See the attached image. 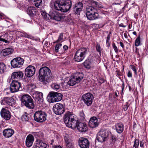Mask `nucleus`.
<instances>
[{"label": "nucleus", "instance_id": "1", "mask_svg": "<svg viewBox=\"0 0 148 148\" xmlns=\"http://www.w3.org/2000/svg\"><path fill=\"white\" fill-rule=\"evenodd\" d=\"M72 3L70 0H57L54 3L55 8L63 12H66L71 8Z\"/></svg>", "mask_w": 148, "mask_h": 148}, {"label": "nucleus", "instance_id": "2", "mask_svg": "<svg viewBox=\"0 0 148 148\" xmlns=\"http://www.w3.org/2000/svg\"><path fill=\"white\" fill-rule=\"evenodd\" d=\"M74 114L69 111H67L64 116V119L66 126L74 129L77 127L79 122L74 119Z\"/></svg>", "mask_w": 148, "mask_h": 148}, {"label": "nucleus", "instance_id": "3", "mask_svg": "<svg viewBox=\"0 0 148 148\" xmlns=\"http://www.w3.org/2000/svg\"><path fill=\"white\" fill-rule=\"evenodd\" d=\"M51 72L50 69L46 66L41 68L39 71V74L40 81L44 84H47L49 82Z\"/></svg>", "mask_w": 148, "mask_h": 148}, {"label": "nucleus", "instance_id": "4", "mask_svg": "<svg viewBox=\"0 0 148 148\" xmlns=\"http://www.w3.org/2000/svg\"><path fill=\"white\" fill-rule=\"evenodd\" d=\"M41 13L44 18L46 20H50L51 19H53L56 21H60L62 19L64 18L63 16L61 14L58 13L56 12H54L50 14H54L51 16L47 13L46 12L42 11Z\"/></svg>", "mask_w": 148, "mask_h": 148}, {"label": "nucleus", "instance_id": "5", "mask_svg": "<svg viewBox=\"0 0 148 148\" xmlns=\"http://www.w3.org/2000/svg\"><path fill=\"white\" fill-rule=\"evenodd\" d=\"M87 53V49L86 48L84 47L78 49L75 55V60L77 62L82 61L84 58Z\"/></svg>", "mask_w": 148, "mask_h": 148}, {"label": "nucleus", "instance_id": "6", "mask_svg": "<svg viewBox=\"0 0 148 148\" xmlns=\"http://www.w3.org/2000/svg\"><path fill=\"white\" fill-rule=\"evenodd\" d=\"M23 103L29 109H33L34 107L33 100L31 97L28 95H23L21 98Z\"/></svg>", "mask_w": 148, "mask_h": 148}, {"label": "nucleus", "instance_id": "7", "mask_svg": "<svg viewBox=\"0 0 148 148\" xmlns=\"http://www.w3.org/2000/svg\"><path fill=\"white\" fill-rule=\"evenodd\" d=\"M83 77L84 75L82 73H77L70 77L68 82V84L70 86H73L76 84L79 83L83 79Z\"/></svg>", "mask_w": 148, "mask_h": 148}, {"label": "nucleus", "instance_id": "8", "mask_svg": "<svg viewBox=\"0 0 148 148\" xmlns=\"http://www.w3.org/2000/svg\"><path fill=\"white\" fill-rule=\"evenodd\" d=\"M91 3L92 6H88L86 7V16L97 12V9L103 8L102 5L96 1H92Z\"/></svg>", "mask_w": 148, "mask_h": 148}, {"label": "nucleus", "instance_id": "9", "mask_svg": "<svg viewBox=\"0 0 148 148\" xmlns=\"http://www.w3.org/2000/svg\"><path fill=\"white\" fill-rule=\"evenodd\" d=\"M47 115L44 112L40 110L36 111L34 114V120L38 123H42L47 119Z\"/></svg>", "mask_w": 148, "mask_h": 148}, {"label": "nucleus", "instance_id": "10", "mask_svg": "<svg viewBox=\"0 0 148 148\" xmlns=\"http://www.w3.org/2000/svg\"><path fill=\"white\" fill-rule=\"evenodd\" d=\"M93 99V95L89 92L83 94L82 97V99L84 103L88 106L92 105Z\"/></svg>", "mask_w": 148, "mask_h": 148}, {"label": "nucleus", "instance_id": "11", "mask_svg": "<svg viewBox=\"0 0 148 148\" xmlns=\"http://www.w3.org/2000/svg\"><path fill=\"white\" fill-rule=\"evenodd\" d=\"M109 132L105 129H101L98 133L97 139L100 142H103L106 141L108 137Z\"/></svg>", "mask_w": 148, "mask_h": 148}, {"label": "nucleus", "instance_id": "12", "mask_svg": "<svg viewBox=\"0 0 148 148\" xmlns=\"http://www.w3.org/2000/svg\"><path fill=\"white\" fill-rule=\"evenodd\" d=\"M24 60L21 58L17 57L13 59L11 62L12 66L13 68L21 67L23 65Z\"/></svg>", "mask_w": 148, "mask_h": 148}, {"label": "nucleus", "instance_id": "13", "mask_svg": "<svg viewBox=\"0 0 148 148\" xmlns=\"http://www.w3.org/2000/svg\"><path fill=\"white\" fill-rule=\"evenodd\" d=\"M54 112L56 114L60 115L63 114L65 110L62 104L60 103H57L55 104L53 108Z\"/></svg>", "mask_w": 148, "mask_h": 148}, {"label": "nucleus", "instance_id": "14", "mask_svg": "<svg viewBox=\"0 0 148 148\" xmlns=\"http://www.w3.org/2000/svg\"><path fill=\"white\" fill-rule=\"evenodd\" d=\"M21 86V83L16 80H13L10 86V90L12 92H15L19 91Z\"/></svg>", "mask_w": 148, "mask_h": 148}, {"label": "nucleus", "instance_id": "15", "mask_svg": "<svg viewBox=\"0 0 148 148\" xmlns=\"http://www.w3.org/2000/svg\"><path fill=\"white\" fill-rule=\"evenodd\" d=\"M15 101L12 97H5L1 101V105L13 106L15 104Z\"/></svg>", "mask_w": 148, "mask_h": 148}, {"label": "nucleus", "instance_id": "16", "mask_svg": "<svg viewBox=\"0 0 148 148\" xmlns=\"http://www.w3.org/2000/svg\"><path fill=\"white\" fill-rule=\"evenodd\" d=\"M35 68L34 66L29 65L25 70V75L27 77H31L35 74Z\"/></svg>", "mask_w": 148, "mask_h": 148}, {"label": "nucleus", "instance_id": "17", "mask_svg": "<svg viewBox=\"0 0 148 148\" xmlns=\"http://www.w3.org/2000/svg\"><path fill=\"white\" fill-rule=\"evenodd\" d=\"M78 142L79 145L81 148H89L90 144L87 139L80 138H79Z\"/></svg>", "mask_w": 148, "mask_h": 148}, {"label": "nucleus", "instance_id": "18", "mask_svg": "<svg viewBox=\"0 0 148 148\" xmlns=\"http://www.w3.org/2000/svg\"><path fill=\"white\" fill-rule=\"evenodd\" d=\"M33 97L35 101L38 103H41L43 101V94L40 92L35 91Z\"/></svg>", "mask_w": 148, "mask_h": 148}, {"label": "nucleus", "instance_id": "19", "mask_svg": "<svg viewBox=\"0 0 148 148\" xmlns=\"http://www.w3.org/2000/svg\"><path fill=\"white\" fill-rule=\"evenodd\" d=\"M83 7V5L82 2L76 3L73 6V11L75 13L79 15Z\"/></svg>", "mask_w": 148, "mask_h": 148}, {"label": "nucleus", "instance_id": "20", "mask_svg": "<svg viewBox=\"0 0 148 148\" xmlns=\"http://www.w3.org/2000/svg\"><path fill=\"white\" fill-rule=\"evenodd\" d=\"M6 108H3L2 109L1 111V115L2 118L6 120H8L10 119L11 115L10 112Z\"/></svg>", "mask_w": 148, "mask_h": 148}, {"label": "nucleus", "instance_id": "21", "mask_svg": "<svg viewBox=\"0 0 148 148\" xmlns=\"http://www.w3.org/2000/svg\"><path fill=\"white\" fill-rule=\"evenodd\" d=\"M23 73L21 71H18L13 73L11 75V78L12 79H21L23 77Z\"/></svg>", "mask_w": 148, "mask_h": 148}, {"label": "nucleus", "instance_id": "22", "mask_svg": "<svg viewBox=\"0 0 148 148\" xmlns=\"http://www.w3.org/2000/svg\"><path fill=\"white\" fill-rule=\"evenodd\" d=\"M99 125L98 120L95 117H91L89 121L88 125L91 128H94L97 127Z\"/></svg>", "mask_w": 148, "mask_h": 148}, {"label": "nucleus", "instance_id": "23", "mask_svg": "<svg viewBox=\"0 0 148 148\" xmlns=\"http://www.w3.org/2000/svg\"><path fill=\"white\" fill-rule=\"evenodd\" d=\"M14 130L11 128H8L4 129L3 132V136L6 138H8L14 134Z\"/></svg>", "mask_w": 148, "mask_h": 148}, {"label": "nucleus", "instance_id": "24", "mask_svg": "<svg viewBox=\"0 0 148 148\" xmlns=\"http://www.w3.org/2000/svg\"><path fill=\"white\" fill-rule=\"evenodd\" d=\"M34 141V137L33 136L31 135H28L26 140V145L28 147H30L33 144Z\"/></svg>", "mask_w": 148, "mask_h": 148}, {"label": "nucleus", "instance_id": "25", "mask_svg": "<svg viewBox=\"0 0 148 148\" xmlns=\"http://www.w3.org/2000/svg\"><path fill=\"white\" fill-rule=\"evenodd\" d=\"M34 146V148H47V145L40 140H37Z\"/></svg>", "mask_w": 148, "mask_h": 148}, {"label": "nucleus", "instance_id": "26", "mask_svg": "<svg viewBox=\"0 0 148 148\" xmlns=\"http://www.w3.org/2000/svg\"><path fill=\"white\" fill-rule=\"evenodd\" d=\"M36 10L34 7H29L27 10V14L30 16H33L36 13Z\"/></svg>", "mask_w": 148, "mask_h": 148}, {"label": "nucleus", "instance_id": "27", "mask_svg": "<svg viewBox=\"0 0 148 148\" xmlns=\"http://www.w3.org/2000/svg\"><path fill=\"white\" fill-rule=\"evenodd\" d=\"M47 101L50 103L55 102L54 92H50L48 95L47 98Z\"/></svg>", "mask_w": 148, "mask_h": 148}, {"label": "nucleus", "instance_id": "28", "mask_svg": "<svg viewBox=\"0 0 148 148\" xmlns=\"http://www.w3.org/2000/svg\"><path fill=\"white\" fill-rule=\"evenodd\" d=\"M88 19L90 20H94L99 18V15L97 12L90 14L86 16Z\"/></svg>", "mask_w": 148, "mask_h": 148}, {"label": "nucleus", "instance_id": "29", "mask_svg": "<svg viewBox=\"0 0 148 148\" xmlns=\"http://www.w3.org/2000/svg\"><path fill=\"white\" fill-rule=\"evenodd\" d=\"M66 145L67 148H72L74 145V143L72 141L67 137L65 136L64 138Z\"/></svg>", "mask_w": 148, "mask_h": 148}, {"label": "nucleus", "instance_id": "30", "mask_svg": "<svg viewBox=\"0 0 148 148\" xmlns=\"http://www.w3.org/2000/svg\"><path fill=\"white\" fill-rule=\"evenodd\" d=\"M13 50L10 48L5 49L2 50L1 53L4 56L9 55L12 53Z\"/></svg>", "mask_w": 148, "mask_h": 148}, {"label": "nucleus", "instance_id": "31", "mask_svg": "<svg viewBox=\"0 0 148 148\" xmlns=\"http://www.w3.org/2000/svg\"><path fill=\"white\" fill-rule=\"evenodd\" d=\"M77 128L79 131L85 132L86 130L87 125L83 123L79 122Z\"/></svg>", "mask_w": 148, "mask_h": 148}, {"label": "nucleus", "instance_id": "32", "mask_svg": "<svg viewBox=\"0 0 148 148\" xmlns=\"http://www.w3.org/2000/svg\"><path fill=\"white\" fill-rule=\"evenodd\" d=\"M115 127L117 132L119 133H121L123 130V125L121 123H117L115 125Z\"/></svg>", "mask_w": 148, "mask_h": 148}, {"label": "nucleus", "instance_id": "33", "mask_svg": "<svg viewBox=\"0 0 148 148\" xmlns=\"http://www.w3.org/2000/svg\"><path fill=\"white\" fill-rule=\"evenodd\" d=\"M55 102L60 101L62 99V95L60 93L54 92Z\"/></svg>", "mask_w": 148, "mask_h": 148}, {"label": "nucleus", "instance_id": "34", "mask_svg": "<svg viewBox=\"0 0 148 148\" xmlns=\"http://www.w3.org/2000/svg\"><path fill=\"white\" fill-rule=\"evenodd\" d=\"M8 34L7 33H5L0 36V41L4 42L5 43H8L9 42V41L5 39L6 38L8 37Z\"/></svg>", "mask_w": 148, "mask_h": 148}, {"label": "nucleus", "instance_id": "35", "mask_svg": "<svg viewBox=\"0 0 148 148\" xmlns=\"http://www.w3.org/2000/svg\"><path fill=\"white\" fill-rule=\"evenodd\" d=\"M6 69V67L5 64L3 63H0V73H3Z\"/></svg>", "mask_w": 148, "mask_h": 148}, {"label": "nucleus", "instance_id": "36", "mask_svg": "<svg viewBox=\"0 0 148 148\" xmlns=\"http://www.w3.org/2000/svg\"><path fill=\"white\" fill-rule=\"evenodd\" d=\"M34 3L37 7L39 8V6L42 5V0H34Z\"/></svg>", "mask_w": 148, "mask_h": 148}, {"label": "nucleus", "instance_id": "37", "mask_svg": "<svg viewBox=\"0 0 148 148\" xmlns=\"http://www.w3.org/2000/svg\"><path fill=\"white\" fill-rule=\"evenodd\" d=\"M91 63L89 60H86L84 62V65L86 68L89 69L91 67Z\"/></svg>", "mask_w": 148, "mask_h": 148}, {"label": "nucleus", "instance_id": "38", "mask_svg": "<svg viewBox=\"0 0 148 148\" xmlns=\"http://www.w3.org/2000/svg\"><path fill=\"white\" fill-rule=\"evenodd\" d=\"M52 86L53 87L54 89L57 91H59L60 90V85L57 84H53Z\"/></svg>", "mask_w": 148, "mask_h": 148}, {"label": "nucleus", "instance_id": "39", "mask_svg": "<svg viewBox=\"0 0 148 148\" xmlns=\"http://www.w3.org/2000/svg\"><path fill=\"white\" fill-rule=\"evenodd\" d=\"M140 36H138L137 37V38L136 39L135 44V45L136 47H137L139 46L140 45Z\"/></svg>", "mask_w": 148, "mask_h": 148}, {"label": "nucleus", "instance_id": "40", "mask_svg": "<svg viewBox=\"0 0 148 148\" xmlns=\"http://www.w3.org/2000/svg\"><path fill=\"white\" fill-rule=\"evenodd\" d=\"M28 114L26 113L23 115L22 116V119L23 121H27L29 119V117Z\"/></svg>", "mask_w": 148, "mask_h": 148}, {"label": "nucleus", "instance_id": "41", "mask_svg": "<svg viewBox=\"0 0 148 148\" xmlns=\"http://www.w3.org/2000/svg\"><path fill=\"white\" fill-rule=\"evenodd\" d=\"M63 34L62 33L60 34V35L58 39L55 42H60L61 41H62V40L63 39Z\"/></svg>", "mask_w": 148, "mask_h": 148}, {"label": "nucleus", "instance_id": "42", "mask_svg": "<svg viewBox=\"0 0 148 148\" xmlns=\"http://www.w3.org/2000/svg\"><path fill=\"white\" fill-rule=\"evenodd\" d=\"M96 48L97 51L98 52L99 54H101V49L100 45L97 43L96 45Z\"/></svg>", "mask_w": 148, "mask_h": 148}, {"label": "nucleus", "instance_id": "43", "mask_svg": "<svg viewBox=\"0 0 148 148\" xmlns=\"http://www.w3.org/2000/svg\"><path fill=\"white\" fill-rule=\"evenodd\" d=\"M139 140L135 139L134 141V147L135 148H137L139 145Z\"/></svg>", "mask_w": 148, "mask_h": 148}, {"label": "nucleus", "instance_id": "44", "mask_svg": "<svg viewBox=\"0 0 148 148\" xmlns=\"http://www.w3.org/2000/svg\"><path fill=\"white\" fill-rule=\"evenodd\" d=\"M62 44L60 43L57 44L55 47V50L56 52H58V49H59L60 47L62 46Z\"/></svg>", "mask_w": 148, "mask_h": 148}, {"label": "nucleus", "instance_id": "45", "mask_svg": "<svg viewBox=\"0 0 148 148\" xmlns=\"http://www.w3.org/2000/svg\"><path fill=\"white\" fill-rule=\"evenodd\" d=\"M130 66L132 70L134 72L136 75H137V69L135 66L133 65H131Z\"/></svg>", "mask_w": 148, "mask_h": 148}, {"label": "nucleus", "instance_id": "46", "mask_svg": "<svg viewBox=\"0 0 148 148\" xmlns=\"http://www.w3.org/2000/svg\"><path fill=\"white\" fill-rule=\"evenodd\" d=\"M112 47L116 53H117L118 51V49L114 43L112 44Z\"/></svg>", "mask_w": 148, "mask_h": 148}, {"label": "nucleus", "instance_id": "47", "mask_svg": "<svg viewBox=\"0 0 148 148\" xmlns=\"http://www.w3.org/2000/svg\"><path fill=\"white\" fill-rule=\"evenodd\" d=\"M127 76L129 77H132V75L131 71H129L127 74Z\"/></svg>", "mask_w": 148, "mask_h": 148}, {"label": "nucleus", "instance_id": "48", "mask_svg": "<svg viewBox=\"0 0 148 148\" xmlns=\"http://www.w3.org/2000/svg\"><path fill=\"white\" fill-rule=\"evenodd\" d=\"M111 139L112 141L114 142L116 140V138L115 136L112 135L111 136Z\"/></svg>", "mask_w": 148, "mask_h": 148}, {"label": "nucleus", "instance_id": "49", "mask_svg": "<svg viewBox=\"0 0 148 148\" xmlns=\"http://www.w3.org/2000/svg\"><path fill=\"white\" fill-rule=\"evenodd\" d=\"M129 106H128V105H127L124 106L123 108L124 110L125 111L127 110Z\"/></svg>", "mask_w": 148, "mask_h": 148}, {"label": "nucleus", "instance_id": "50", "mask_svg": "<svg viewBox=\"0 0 148 148\" xmlns=\"http://www.w3.org/2000/svg\"><path fill=\"white\" fill-rule=\"evenodd\" d=\"M23 34H24L23 36H24V37H26V38H29V36L28 34H27L26 33H23Z\"/></svg>", "mask_w": 148, "mask_h": 148}, {"label": "nucleus", "instance_id": "51", "mask_svg": "<svg viewBox=\"0 0 148 148\" xmlns=\"http://www.w3.org/2000/svg\"><path fill=\"white\" fill-rule=\"evenodd\" d=\"M140 146L141 147H143L144 143L143 141H140Z\"/></svg>", "mask_w": 148, "mask_h": 148}, {"label": "nucleus", "instance_id": "52", "mask_svg": "<svg viewBox=\"0 0 148 148\" xmlns=\"http://www.w3.org/2000/svg\"><path fill=\"white\" fill-rule=\"evenodd\" d=\"M125 85L124 84V82H123V84H122V93H123V91L124 87H125Z\"/></svg>", "mask_w": 148, "mask_h": 148}, {"label": "nucleus", "instance_id": "53", "mask_svg": "<svg viewBox=\"0 0 148 148\" xmlns=\"http://www.w3.org/2000/svg\"><path fill=\"white\" fill-rule=\"evenodd\" d=\"M80 115L82 117V119H83L84 118V113L83 112H81L80 113Z\"/></svg>", "mask_w": 148, "mask_h": 148}, {"label": "nucleus", "instance_id": "54", "mask_svg": "<svg viewBox=\"0 0 148 148\" xmlns=\"http://www.w3.org/2000/svg\"><path fill=\"white\" fill-rule=\"evenodd\" d=\"M63 49L65 50H66L68 49V47L66 45H64L63 46Z\"/></svg>", "mask_w": 148, "mask_h": 148}, {"label": "nucleus", "instance_id": "55", "mask_svg": "<svg viewBox=\"0 0 148 148\" xmlns=\"http://www.w3.org/2000/svg\"><path fill=\"white\" fill-rule=\"evenodd\" d=\"M119 26L125 27H126V25H124L123 23H121L119 24Z\"/></svg>", "mask_w": 148, "mask_h": 148}, {"label": "nucleus", "instance_id": "56", "mask_svg": "<svg viewBox=\"0 0 148 148\" xmlns=\"http://www.w3.org/2000/svg\"><path fill=\"white\" fill-rule=\"evenodd\" d=\"M120 45L123 48L124 47V45L123 44V43L121 42H120Z\"/></svg>", "mask_w": 148, "mask_h": 148}, {"label": "nucleus", "instance_id": "57", "mask_svg": "<svg viewBox=\"0 0 148 148\" xmlns=\"http://www.w3.org/2000/svg\"><path fill=\"white\" fill-rule=\"evenodd\" d=\"M124 35L125 37V38H127V36L126 33H124Z\"/></svg>", "mask_w": 148, "mask_h": 148}, {"label": "nucleus", "instance_id": "58", "mask_svg": "<svg viewBox=\"0 0 148 148\" xmlns=\"http://www.w3.org/2000/svg\"><path fill=\"white\" fill-rule=\"evenodd\" d=\"M54 148H62V147L60 146H56Z\"/></svg>", "mask_w": 148, "mask_h": 148}, {"label": "nucleus", "instance_id": "59", "mask_svg": "<svg viewBox=\"0 0 148 148\" xmlns=\"http://www.w3.org/2000/svg\"><path fill=\"white\" fill-rule=\"evenodd\" d=\"M110 37L109 36H108L107 37V40H110Z\"/></svg>", "mask_w": 148, "mask_h": 148}, {"label": "nucleus", "instance_id": "60", "mask_svg": "<svg viewBox=\"0 0 148 148\" xmlns=\"http://www.w3.org/2000/svg\"><path fill=\"white\" fill-rule=\"evenodd\" d=\"M115 93V96H116V97H118V95L117 94V93L116 92H115L114 93Z\"/></svg>", "mask_w": 148, "mask_h": 148}, {"label": "nucleus", "instance_id": "61", "mask_svg": "<svg viewBox=\"0 0 148 148\" xmlns=\"http://www.w3.org/2000/svg\"><path fill=\"white\" fill-rule=\"evenodd\" d=\"M133 34L135 35H136V32H133Z\"/></svg>", "mask_w": 148, "mask_h": 148}, {"label": "nucleus", "instance_id": "62", "mask_svg": "<svg viewBox=\"0 0 148 148\" xmlns=\"http://www.w3.org/2000/svg\"><path fill=\"white\" fill-rule=\"evenodd\" d=\"M48 45L47 42H45V45L46 46H47Z\"/></svg>", "mask_w": 148, "mask_h": 148}, {"label": "nucleus", "instance_id": "63", "mask_svg": "<svg viewBox=\"0 0 148 148\" xmlns=\"http://www.w3.org/2000/svg\"><path fill=\"white\" fill-rule=\"evenodd\" d=\"M129 90L130 91L131 90V86H129Z\"/></svg>", "mask_w": 148, "mask_h": 148}, {"label": "nucleus", "instance_id": "64", "mask_svg": "<svg viewBox=\"0 0 148 148\" xmlns=\"http://www.w3.org/2000/svg\"><path fill=\"white\" fill-rule=\"evenodd\" d=\"M137 16V14L136 13L134 14V16L135 17Z\"/></svg>", "mask_w": 148, "mask_h": 148}]
</instances>
